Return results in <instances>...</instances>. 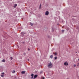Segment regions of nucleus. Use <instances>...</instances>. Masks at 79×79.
I'll return each mask as SVG.
<instances>
[{"mask_svg": "<svg viewBox=\"0 0 79 79\" xmlns=\"http://www.w3.org/2000/svg\"><path fill=\"white\" fill-rule=\"evenodd\" d=\"M49 14V12H48V11H47L45 12V15H47V16H48V15Z\"/></svg>", "mask_w": 79, "mask_h": 79, "instance_id": "3", "label": "nucleus"}, {"mask_svg": "<svg viewBox=\"0 0 79 79\" xmlns=\"http://www.w3.org/2000/svg\"><path fill=\"white\" fill-rule=\"evenodd\" d=\"M55 60H56V59H57V57H55Z\"/></svg>", "mask_w": 79, "mask_h": 79, "instance_id": "16", "label": "nucleus"}, {"mask_svg": "<svg viewBox=\"0 0 79 79\" xmlns=\"http://www.w3.org/2000/svg\"><path fill=\"white\" fill-rule=\"evenodd\" d=\"M22 74H25V71H22L21 72Z\"/></svg>", "mask_w": 79, "mask_h": 79, "instance_id": "9", "label": "nucleus"}, {"mask_svg": "<svg viewBox=\"0 0 79 79\" xmlns=\"http://www.w3.org/2000/svg\"><path fill=\"white\" fill-rule=\"evenodd\" d=\"M15 72H16V71L15 70H14L12 72V73H15Z\"/></svg>", "mask_w": 79, "mask_h": 79, "instance_id": "7", "label": "nucleus"}, {"mask_svg": "<svg viewBox=\"0 0 79 79\" xmlns=\"http://www.w3.org/2000/svg\"><path fill=\"white\" fill-rule=\"evenodd\" d=\"M78 61H79V59H78Z\"/></svg>", "mask_w": 79, "mask_h": 79, "instance_id": "24", "label": "nucleus"}, {"mask_svg": "<svg viewBox=\"0 0 79 79\" xmlns=\"http://www.w3.org/2000/svg\"><path fill=\"white\" fill-rule=\"evenodd\" d=\"M41 79H45V77H41Z\"/></svg>", "mask_w": 79, "mask_h": 79, "instance_id": "13", "label": "nucleus"}, {"mask_svg": "<svg viewBox=\"0 0 79 79\" xmlns=\"http://www.w3.org/2000/svg\"><path fill=\"white\" fill-rule=\"evenodd\" d=\"M10 59H11V60H13V57H11Z\"/></svg>", "mask_w": 79, "mask_h": 79, "instance_id": "17", "label": "nucleus"}, {"mask_svg": "<svg viewBox=\"0 0 79 79\" xmlns=\"http://www.w3.org/2000/svg\"><path fill=\"white\" fill-rule=\"evenodd\" d=\"M21 34H23V35L24 34H25V33L24 32H22L21 33Z\"/></svg>", "mask_w": 79, "mask_h": 79, "instance_id": "12", "label": "nucleus"}, {"mask_svg": "<svg viewBox=\"0 0 79 79\" xmlns=\"http://www.w3.org/2000/svg\"><path fill=\"white\" fill-rule=\"evenodd\" d=\"M33 79H35V78H34Z\"/></svg>", "mask_w": 79, "mask_h": 79, "instance_id": "29", "label": "nucleus"}, {"mask_svg": "<svg viewBox=\"0 0 79 79\" xmlns=\"http://www.w3.org/2000/svg\"><path fill=\"white\" fill-rule=\"evenodd\" d=\"M38 75H35L34 76V78H36L37 77Z\"/></svg>", "mask_w": 79, "mask_h": 79, "instance_id": "5", "label": "nucleus"}, {"mask_svg": "<svg viewBox=\"0 0 79 79\" xmlns=\"http://www.w3.org/2000/svg\"><path fill=\"white\" fill-rule=\"evenodd\" d=\"M79 64V63H78V64Z\"/></svg>", "mask_w": 79, "mask_h": 79, "instance_id": "25", "label": "nucleus"}, {"mask_svg": "<svg viewBox=\"0 0 79 79\" xmlns=\"http://www.w3.org/2000/svg\"><path fill=\"white\" fill-rule=\"evenodd\" d=\"M54 55H57V53L56 52H55Z\"/></svg>", "mask_w": 79, "mask_h": 79, "instance_id": "15", "label": "nucleus"}, {"mask_svg": "<svg viewBox=\"0 0 79 79\" xmlns=\"http://www.w3.org/2000/svg\"><path fill=\"white\" fill-rule=\"evenodd\" d=\"M76 53H77V52H76Z\"/></svg>", "mask_w": 79, "mask_h": 79, "instance_id": "26", "label": "nucleus"}, {"mask_svg": "<svg viewBox=\"0 0 79 79\" xmlns=\"http://www.w3.org/2000/svg\"><path fill=\"white\" fill-rule=\"evenodd\" d=\"M41 6V5H40V8Z\"/></svg>", "mask_w": 79, "mask_h": 79, "instance_id": "23", "label": "nucleus"}, {"mask_svg": "<svg viewBox=\"0 0 79 79\" xmlns=\"http://www.w3.org/2000/svg\"><path fill=\"white\" fill-rule=\"evenodd\" d=\"M64 31L63 30L62 31V32H64Z\"/></svg>", "mask_w": 79, "mask_h": 79, "instance_id": "19", "label": "nucleus"}, {"mask_svg": "<svg viewBox=\"0 0 79 79\" xmlns=\"http://www.w3.org/2000/svg\"><path fill=\"white\" fill-rule=\"evenodd\" d=\"M30 25H31V26H33V23H31Z\"/></svg>", "mask_w": 79, "mask_h": 79, "instance_id": "14", "label": "nucleus"}, {"mask_svg": "<svg viewBox=\"0 0 79 79\" xmlns=\"http://www.w3.org/2000/svg\"><path fill=\"white\" fill-rule=\"evenodd\" d=\"M77 66H79V65H77Z\"/></svg>", "mask_w": 79, "mask_h": 79, "instance_id": "28", "label": "nucleus"}, {"mask_svg": "<svg viewBox=\"0 0 79 79\" xmlns=\"http://www.w3.org/2000/svg\"><path fill=\"white\" fill-rule=\"evenodd\" d=\"M28 51H29V50H30V49L29 48H28Z\"/></svg>", "mask_w": 79, "mask_h": 79, "instance_id": "20", "label": "nucleus"}, {"mask_svg": "<svg viewBox=\"0 0 79 79\" xmlns=\"http://www.w3.org/2000/svg\"><path fill=\"white\" fill-rule=\"evenodd\" d=\"M52 66H53V65H52V64L51 62H50L48 64V68H52Z\"/></svg>", "mask_w": 79, "mask_h": 79, "instance_id": "1", "label": "nucleus"}, {"mask_svg": "<svg viewBox=\"0 0 79 79\" xmlns=\"http://www.w3.org/2000/svg\"><path fill=\"white\" fill-rule=\"evenodd\" d=\"M24 55H26V53H24Z\"/></svg>", "mask_w": 79, "mask_h": 79, "instance_id": "22", "label": "nucleus"}, {"mask_svg": "<svg viewBox=\"0 0 79 79\" xmlns=\"http://www.w3.org/2000/svg\"><path fill=\"white\" fill-rule=\"evenodd\" d=\"M64 65H65V66H67L68 65V63L67 62H65L64 63Z\"/></svg>", "mask_w": 79, "mask_h": 79, "instance_id": "4", "label": "nucleus"}, {"mask_svg": "<svg viewBox=\"0 0 79 79\" xmlns=\"http://www.w3.org/2000/svg\"><path fill=\"white\" fill-rule=\"evenodd\" d=\"M31 76V79H33V77H34V74H32Z\"/></svg>", "mask_w": 79, "mask_h": 79, "instance_id": "6", "label": "nucleus"}, {"mask_svg": "<svg viewBox=\"0 0 79 79\" xmlns=\"http://www.w3.org/2000/svg\"><path fill=\"white\" fill-rule=\"evenodd\" d=\"M2 62H5V59H3L2 60Z\"/></svg>", "mask_w": 79, "mask_h": 79, "instance_id": "11", "label": "nucleus"}, {"mask_svg": "<svg viewBox=\"0 0 79 79\" xmlns=\"http://www.w3.org/2000/svg\"><path fill=\"white\" fill-rule=\"evenodd\" d=\"M4 76H5V73H2L1 75V77H3Z\"/></svg>", "mask_w": 79, "mask_h": 79, "instance_id": "2", "label": "nucleus"}, {"mask_svg": "<svg viewBox=\"0 0 79 79\" xmlns=\"http://www.w3.org/2000/svg\"><path fill=\"white\" fill-rule=\"evenodd\" d=\"M28 61H29V59H28Z\"/></svg>", "mask_w": 79, "mask_h": 79, "instance_id": "27", "label": "nucleus"}, {"mask_svg": "<svg viewBox=\"0 0 79 79\" xmlns=\"http://www.w3.org/2000/svg\"><path fill=\"white\" fill-rule=\"evenodd\" d=\"M76 64H74V65H73L74 67H76Z\"/></svg>", "mask_w": 79, "mask_h": 79, "instance_id": "18", "label": "nucleus"}, {"mask_svg": "<svg viewBox=\"0 0 79 79\" xmlns=\"http://www.w3.org/2000/svg\"><path fill=\"white\" fill-rule=\"evenodd\" d=\"M53 55H51L50 56L51 58H53Z\"/></svg>", "mask_w": 79, "mask_h": 79, "instance_id": "10", "label": "nucleus"}, {"mask_svg": "<svg viewBox=\"0 0 79 79\" xmlns=\"http://www.w3.org/2000/svg\"><path fill=\"white\" fill-rule=\"evenodd\" d=\"M43 72V71H41L40 72V73H42Z\"/></svg>", "mask_w": 79, "mask_h": 79, "instance_id": "21", "label": "nucleus"}, {"mask_svg": "<svg viewBox=\"0 0 79 79\" xmlns=\"http://www.w3.org/2000/svg\"><path fill=\"white\" fill-rule=\"evenodd\" d=\"M16 6H17V4H15V5L14 6V8H16Z\"/></svg>", "mask_w": 79, "mask_h": 79, "instance_id": "8", "label": "nucleus"}]
</instances>
